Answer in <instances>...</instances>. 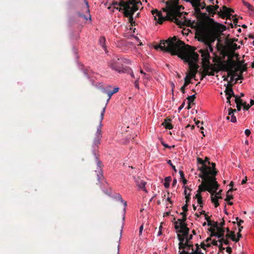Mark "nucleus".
Masks as SVG:
<instances>
[{"instance_id": "nucleus-37", "label": "nucleus", "mask_w": 254, "mask_h": 254, "mask_svg": "<svg viewBox=\"0 0 254 254\" xmlns=\"http://www.w3.org/2000/svg\"><path fill=\"white\" fill-rule=\"evenodd\" d=\"M190 1L193 7L200 5V0H190Z\"/></svg>"}, {"instance_id": "nucleus-27", "label": "nucleus", "mask_w": 254, "mask_h": 254, "mask_svg": "<svg viewBox=\"0 0 254 254\" xmlns=\"http://www.w3.org/2000/svg\"><path fill=\"white\" fill-rule=\"evenodd\" d=\"M217 190H213L211 192H210L211 193V199L212 203H214V202L218 200V199L222 198L221 196H217L216 195H214L215 193H216V191Z\"/></svg>"}, {"instance_id": "nucleus-50", "label": "nucleus", "mask_w": 254, "mask_h": 254, "mask_svg": "<svg viewBox=\"0 0 254 254\" xmlns=\"http://www.w3.org/2000/svg\"><path fill=\"white\" fill-rule=\"evenodd\" d=\"M235 101L236 104H237L238 103H240V104L243 103L242 100L239 97H238L237 96H236V95H235Z\"/></svg>"}, {"instance_id": "nucleus-40", "label": "nucleus", "mask_w": 254, "mask_h": 254, "mask_svg": "<svg viewBox=\"0 0 254 254\" xmlns=\"http://www.w3.org/2000/svg\"><path fill=\"white\" fill-rule=\"evenodd\" d=\"M218 242L222 244L223 243L225 245L229 244V241L227 239H224L223 237L220 238V239L218 240Z\"/></svg>"}, {"instance_id": "nucleus-20", "label": "nucleus", "mask_w": 254, "mask_h": 254, "mask_svg": "<svg viewBox=\"0 0 254 254\" xmlns=\"http://www.w3.org/2000/svg\"><path fill=\"white\" fill-rule=\"evenodd\" d=\"M121 2H123L126 3H131V4H128L129 7H132L133 6H136V7H139L140 5H142V3L140 0H128L127 1L121 0Z\"/></svg>"}, {"instance_id": "nucleus-45", "label": "nucleus", "mask_w": 254, "mask_h": 254, "mask_svg": "<svg viewBox=\"0 0 254 254\" xmlns=\"http://www.w3.org/2000/svg\"><path fill=\"white\" fill-rule=\"evenodd\" d=\"M188 189L190 190V192H189L188 193V195L187 196H186L185 197V198H186V204H188V203L190 202V191H191V189L188 188Z\"/></svg>"}, {"instance_id": "nucleus-44", "label": "nucleus", "mask_w": 254, "mask_h": 254, "mask_svg": "<svg viewBox=\"0 0 254 254\" xmlns=\"http://www.w3.org/2000/svg\"><path fill=\"white\" fill-rule=\"evenodd\" d=\"M116 198H119L121 202H122L124 205V206L126 207L127 205V202L124 201L122 197V196L120 194H117L116 196Z\"/></svg>"}, {"instance_id": "nucleus-59", "label": "nucleus", "mask_w": 254, "mask_h": 254, "mask_svg": "<svg viewBox=\"0 0 254 254\" xmlns=\"http://www.w3.org/2000/svg\"><path fill=\"white\" fill-rule=\"evenodd\" d=\"M143 229V225L142 224L139 227V235H141Z\"/></svg>"}, {"instance_id": "nucleus-47", "label": "nucleus", "mask_w": 254, "mask_h": 254, "mask_svg": "<svg viewBox=\"0 0 254 254\" xmlns=\"http://www.w3.org/2000/svg\"><path fill=\"white\" fill-rule=\"evenodd\" d=\"M167 163H168V164H169L172 167V168L174 170V171L175 172H177V170L176 169L175 166L172 163L171 160H169L168 161H167Z\"/></svg>"}, {"instance_id": "nucleus-48", "label": "nucleus", "mask_w": 254, "mask_h": 254, "mask_svg": "<svg viewBox=\"0 0 254 254\" xmlns=\"http://www.w3.org/2000/svg\"><path fill=\"white\" fill-rule=\"evenodd\" d=\"M242 105L243 106L244 109L246 110H248L251 107V106L247 104L246 102L243 103Z\"/></svg>"}, {"instance_id": "nucleus-30", "label": "nucleus", "mask_w": 254, "mask_h": 254, "mask_svg": "<svg viewBox=\"0 0 254 254\" xmlns=\"http://www.w3.org/2000/svg\"><path fill=\"white\" fill-rule=\"evenodd\" d=\"M213 5H208L206 6V9L208 12H209L210 15L212 17L214 16L215 14H216V12L215 11V9L213 8Z\"/></svg>"}, {"instance_id": "nucleus-64", "label": "nucleus", "mask_w": 254, "mask_h": 254, "mask_svg": "<svg viewBox=\"0 0 254 254\" xmlns=\"http://www.w3.org/2000/svg\"><path fill=\"white\" fill-rule=\"evenodd\" d=\"M195 198L197 199L202 198L200 193L197 192V194L195 195Z\"/></svg>"}, {"instance_id": "nucleus-58", "label": "nucleus", "mask_w": 254, "mask_h": 254, "mask_svg": "<svg viewBox=\"0 0 254 254\" xmlns=\"http://www.w3.org/2000/svg\"><path fill=\"white\" fill-rule=\"evenodd\" d=\"M99 174H97V179L98 181H100V180L103 178V175L102 174H100L99 170L98 171Z\"/></svg>"}, {"instance_id": "nucleus-21", "label": "nucleus", "mask_w": 254, "mask_h": 254, "mask_svg": "<svg viewBox=\"0 0 254 254\" xmlns=\"http://www.w3.org/2000/svg\"><path fill=\"white\" fill-rule=\"evenodd\" d=\"M213 227L214 228H216L217 230V233H218V238H220L224 236L225 230L224 228H220L218 227V223L217 222H215L213 225Z\"/></svg>"}, {"instance_id": "nucleus-60", "label": "nucleus", "mask_w": 254, "mask_h": 254, "mask_svg": "<svg viewBox=\"0 0 254 254\" xmlns=\"http://www.w3.org/2000/svg\"><path fill=\"white\" fill-rule=\"evenodd\" d=\"M134 86L136 88H139L138 78L135 81Z\"/></svg>"}, {"instance_id": "nucleus-3", "label": "nucleus", "mask_w": 254, "mask_h": 254, "mask_svg": "<svg viewBox=\"0 0 254 254\" xmlns=\"http://www.w3.org/2000/svg\"><path fill=\"white\" fill-rule=\"evenodd\" d=\"M220 31L218 26H212L210 29L202 28L199 32H196V36L199 41L207 46L206 50H208V52H212L213 48L211 44L218 39Z\"/></svg>"}, {"instance_id": "nucleus-7", "label": "nucleus", "mask_w": 254, "mask_h": 254, "mask_svg": "<svg viewBox=\"0 0 254 254\" xmlns=\"http://www.w3.org/2000/svg\"><path fill=\"white\" fill-rule=\"evenodd\" d=\"M237 62L234 61L233 59L229 58L226 61H224L220 63V69L227 71L228 72L227 77H232V76H236L237 74L235 73V66H236Z\"/></svg>"}, {"instance_id": "nucleus-13", "label": "nucleus", "mask_w": 254, "mask_h": 254, "mask_svg": "<svg viewBox=\"0 0 254 254\" xmlns=\"http://www.w3.org/2000/svg\"><path fill=\"white\" fill-rule=\"evenodd\" d=\"M232 12H234L233 9L228 8L226 6L223 5L222 9H221L220 11L218 12V15L222 18H226L227 19H231V16H232V17H235V16L231 14Z\"/></svg>"}, {"instance_id": "nucleus-63", "label": "nucleus", "mask_w": 254, "mask_h": 254, "mask_svg": "<svg viewBox=\"0 0 254 254\" xmlns=\"http://www.w3.org/2000/svg\"><path fill=\"white\" fill-rule=\"evenodd\" d=\"M226 252L229 253V254H231V253L232 252V249L231 247H228L226 248Z\"/></svg>"}, {"instance_id": "nucleus-32", "label": "nucleus", "mask_w": 254, "mask_h": 254, "mask_svg": "<svg viewBox=\"0 0 254 254\" xmlns=\"http://www.w3.org/2000/svg\"><path fill=\"white\" fill-rule=\"evenodd\" d=\"M183 248L182 249L183 250H185V249H187L186 251H188L190 249L191 250V251H192L193 249V245L191 244L190 243H189L188 242H185V243H184Z\"/></svg>"}, {"instance_id": "nucleus-35", "label": "nucleus", "mask_w": 254, "mask_h": 254, "mask_svg": "<svg viewBox=\"0 0 254 254\" xmlns=\"http://www.w3.org/2000/svg\"><path fill=\"white\" fill-rule=\"evenodd\" d=\"M193 7L194 10V14L197 18V16H198L201 12V9L200 8V6H194Z\"/></svg>"}, {"instance_id": "nucleus-11", "label": "nucleus", "mask_w": 254, "mask_h": 254, "mask_svg": "<svg viewBox=\"0 0 254 254\" xmlns=\"http://www.w3.org/2000/svg\"><path fill=\"white\" fill-rule=\"evenodd\" d=\"M209 23L210 25L208 26L202 25L196 31V32H199L202 28H206L207 29H210L211 27L214 26H218V28L220 29V33L225 30L226 29V27L222 24L216 22L214 20L210 17H208L207 20Z\"/></svg>"}, {"instance_id": "nucleus-19", "label": "nucleus", "mask_w": 254, "mask_h": 254, "mask_svg": "<svg viewBox=\"0 0 254 254\" xmlns=\"http://www.w3.org/2000/svg\"><path fill=\"white\" fill-rule=\"evenodd\" d=\"M232 86V84L230 82H228L226 86V90H225V93L228 96L231 95L233 97H235V95L234 94Z\"/></svg>"}, {"instance_id": "nucleus-15", "label": "nucleus", "mask_w": 254, "mask_h": 254, "mask_svg": "<svg viewBox=\"0 0 254 254\" xmlns=\"http://www.w3.org/2000/svg\"><path fill=\"white\" fill-rule=\"evenodd\" d=\"M199 53L201 55V57H202V63L205 64H209L210 62L209 59L210 58L209 53L208 52V50H200Z\"/></svg>"}, {"instance_id": "nucleus-42", "label": "nucleus", "mask_w": 254, "mask_h": 254, "mask_svg": "<svg viewBox=\"0 0 254 254\" xmlns=\"http://www.w3.org/2000/svg\"><path fill=\"white\" fill-rule=\"evenodd\" d=\"M208 173L209 175H211V177H214L215 178H216L215 176L216 175L217 172L215 170V169H213L212 170H211V169L209 170Z\"/></svg>"}, {"instance_id": "nucleus-54", "label": "nucleus", "mask_w": 254, "mask_h": 254, "mask_svg": "<svg viewBox=\"0 0 254 254\" xmlns=\"http://www.w3.org/2000/svg\"><path fill=\"white\" fill-rule=\"evenodd\" d=\"M120 6V7L115 6V7H114V8H115V9H116L118 10L119 11H123V12H124V10H125V8H124V7H123V6Z\"/></svg>"}, {"instance_id": "nucleus-62", "label": "nucleus", "mask_w": 254, "mask_h": 254, "mask_svg": "<svg viewBox=\"0 0 254 254\" xmlns=\"http://www.w3.org/2000/svg\"><path fill=\"white\" fill-rule=\"evenodd\" d=\"M242 104H243V103H242V104L238 103L237 104V110L238 111H240L241 110V106H242Z\"/></svg>"}, {"instance_id": "nucleus-1", "label": "nucleus", "mask_w": 254, "mask_h": 254, "mask_svg": "<svg viewBox=\"0 0 254 254\" xmlns=\"http://www.w3.org/2000/svg\"><path fill=\"white\" fill-rule=\"evenodd\" d=\"M179 1V0H170L166 2V6L162 8L163 11L167 12L166 18L157 9L152 10L151 13L154 20L157 21L159 24H162L165 19H167L180 26L187 25L189 21L183 16V13L180 12L181 9H184V7L182 5H178Z\"/></svg>"}, {"instance_id": "nucleus-26", "label": "nucleus", "mask_w": 254, "mask_h": 254, "mask_svg": "<svg viewBox=\"0 0 254 254\" xmlns=\"http://www.w3.org/2000/svg\"><path fill=\"white\" fill-rule=\"evenodd\" d=\"M202 66H203V68H204L205 71L206 72L207 75H211V76H213L214 75L215 71H214V69H212V70L210 71H209V69H210L209 64H203L202 65Z\"/></svg>"}, {"instance_id": "nucleus-22", "label": "nucleus", "mask_w": 254, "mask_h": 254, "mask_svg": "<svg viewBox=\"0 0 254 254\" xmlns=\"http://www.w3.org/2000/svg\"><path fill=\"white\" fill-rule=\"evenodd\" d=\"M208 17L209 16L206 13L201 12L200 14L197 16V19L200 23L203 24L207 20Z\"/></svg>"}, {"instance_id": "nucleus-12", "label": "nucleus", "mask_w": 254, "mask_h": 254, "mask_svg": "<svg viewBox=\"0 0 254 254\" xmlns=\"http://www.w3.org/2000/svg\"><path fill=\"white\" fill-rule=\"evenodd\" d=\"M174 223L175 228L177 230V232H185V234L189 233L190 229L182 219H179Z\"/></svg>"}, {"instance_id": "nucleus-23", "label": "nucleus", "mask_w": 254, "mask_h": 254, "mask_svg": "<svg viewBox=\"0 0 254 254\" xmlns=\"http://www.w3.org/2000/svg\"><path fill=\"white\" fill-rule=\"evenodd\" d=\"M136 185L140 189H141L143 191H145L146 192H147V190H146L145 189V185H146V182L141 180V179H140L139 178H137L136 181Z\"/></svg>"}, {"instance_id": "nucleus-18", "label": "nucleus", "mask_w": 254, "mask_h": 254, "mask_svg": "<svg viewBox=\"0 0 254 254\" xmlns=\"http://www.w3.org/2000/svg\"><path fill=\"white\" fill-rule=\"evenodd\" d=\"M195 246L196 250H194L193 249L192 251H191L190 253L188 251H186V250H183L181 252H179V254H204L200 250L199 246L198 244H196Z\"/></svg>"}, {"instance_id": "nucleus-5", "label": "nucleus", "mask_w": 254, "mask_h": 254, "mask_svg": "<svg viewBox=\"0 0 254 254\" xmlns=\"http://www.w3.org/2000/svg\"><path fill=\"white\" fill-rule=\"evenodd\" d=\"M124 60L117 57L111 60L108 62V66L113 70L120 73L130 74L132 77H134V74L132 69L128 66H124L123 64Z\"/></svg>"}, {"instance_id": "nucleus-14", "label": "nucleus", "mask_w": 254, "mask_h": 254, "mask_svg": "<svg viewBox=\"0 0 254 254\" xmlns=\"http://www.w3.org/2000/svg\"><path fill=\"white\" fill-rule=\"evenodd\" d=\"M201 165V167H199L198 168V170L201 172V173L199 174L198 176L202 179H208V178L210 177V176H209L208 173V171L209 170H210V168L207 166L205 163Z\"/></svg>"}, {"instance_id": "nucleus-34", "label": "nucleus", "mask_w": 254, "mask_h": 254, "mask_svg": "<svg viewBox=\"0 0 254 254\" xmlns=\"http://www.w3.org/2000/svg\"><path fill=\"white\" fill-rule=\"evenodd\" d=\"M165 183L164 186L165 188H168L170 186V183L172 180L171 177H167L165 178Z\"/></svg>"}, {"instance_id": "nucleus-57", "label": "nucleus", "mask_w": 254, "mask_h": 254, "mask_svg": "<svg viewBox=\"0 0 254 254\" xmlns=\"http://www.w3.org/2000/svg\"><path fill=\"white\" fill-rule=\"evenodd\" d=\"M245 134L247 136H249L251 134V131L249 129H247L245 131Z\"/></svg>"}, {"instance_id": "nucleus-25", "label": "nucleus", "mask_w": 254, "mask_h": 254, "mask_svg": "<svg viewBox=\"0 0 254 254\" xmlns=\"http://www.w3.org/2000/svg\"><path fill=\"white\" fill-rule=\"evenodd\" d=\"M171 121V119L167 118L164 120V122L162 124V125L166 129H171L173 128V126L170 123Z\"/></svg>"}, {"instance_id": "nucleus-29", "label": "nucleus", "mask_w": 254, "mask_h": 254, "mask_svg": "<svg viewBox=\"0 0 254 254\" xmlns=\"http://www.w3.org/2000/svg\"><path fill=\"white\" fill-rule=\"evenodd\" d=\"M235 41V39H232L230 41L228 42V45L231 47V48L233 50H237L240 48V46H238V45L236 43H233V42Z\"/></svg>"}, {"instance_id": "nucleus-52", "label": "nucleus", "mask_w": 254, "mask_h": 254, "mask_svg": "<svg viewBox=\"0 0 254 254\" xmlns=\"http://www.w3.org/2000/svg\"><path fill=\"white\" fill-rule=\"evenodd\" d=\"M192 235H189L188 234V236H187L186 237V242H188L189 243H190V240L192 239Z\"/></svg>"}, {"instance_id": "nucleus-24", "label": "nucleus", "mask_w": 254, "mask_h": 254, "mask_svg": "<svg viewBox=\"0 0 254 254\" xmlns=\"http://www.w3.org/2000/svg\"><path fill=\"white\" fill-rule=\"evenodd\" d=\"M242 62H239L238 63H237L236 66H235L236 71H241L242 73L247 70V67L246 64L242 65Z\"/></svg>"}, {"instance_id": "nucleus-43", "label": "nucleus", "mask_w": 254, "mask_h": 254, "mask_svg": "<svg viewBox=\"0 0 254 254\" xmlns=\"http://www.w3.org/2000/svg\"><path fill=\"white\" fill-rule=\"evenodd\" d=\"M209 231L211 232V236H216L218 237V233L215 231V229L214 228H210L209 229Z\"/></svg>"}, {"instance_id": "nucleus-9", "label": "nucleus", "mask_w": 254, "mask_h": 254, "mask_svg": "<svg viewBox=\"0 0 254 254\" xmlns=\"http://www.w3.org/2000/svg\"><path fill=\"white\" fill-rule=\"evenodd\" d=\"M199 65H194L192 66L191 64H190V72L186 73V76L184 78L185 83L183 86L181 87V91L184 94L185 93V88L191 83V79H195V75L198 72Z\"/></svg>"}, {"instance_id": "nucleus-61", "label": "nucleus", "mask_w": 254, "mask_h": 254, "mask_svg": "<svg viewBox=\"0 0 254 254\" xmlns=\"http://www.w3.org/2000/svg\"><path fill=\"white\" fill-rule=\"evenodd\" d=\"M179 174L182 179L185 178L184 174L183 171L180 170Z\"/></svg>"}, {"instance_id": "nucleus-41", "label": "nucleus", "mask_w": 254, "mask_h": 254, "mask_svg": "<svg viewBox=\"0 0 254 254\" xmlns=\"http://www.w3.org/2000/svg\"><path fill=\"white\" fill-rule=\"evenodd\" d=\"M105 41H106V40H105V37H101L100 38L99 42H100V45L104 48H105Z\"/></svg>"}, {"instance_id": "nucleus-55", "label": "nucleus", "mask_w": 254, "mask_h": 254, "mask_svg": "<svg viewBox=\"0 0 254 254\" xmlns=\"http://www.w3.org/2000/svg\"><path fill=\"white\" fill-rule=\"evenodd\" d=\"M188 205L187 204H186L185 205H184L182 207V209L183 210V211L186 212H187L188 210Z\"/></svg>"}, {"instance_id": "nucleus-51", "label": "nucleus", "mask_w": 254, "mask_h": 254, "mask_svg": "<svg viewBox=\"0 0 254 254\" xmlns=\"http://www.w3.org/2000/svg\"><path fill=\"white\" fill-rule=\"evenodd\" d=\"M197 163L201 165H203L205 163V161H203L201 158L199 157L197 158Z\"/></svg>"}, {"instance_id": "nucleus-46", "label": "nucleus", "mask_w": 254, "mask_h": 254, "mask_svg": "<svg viewBox=\"0 0 254 254\" xmlns=\"http://www.w3.org/2000/svg\"><path fill=\"white\" fill-rule=\"evenodd\" d=\"M93 154L94 155L95 158L97 161V165L99 167V170H100V165L101 164V162L98 160V158L94 151L93 152Z\"/></svg>"}, {"instance_id": "nucleus-39", "label": "nucleus", "mask_w": 254, "mask_h": 254, "mask_svg": "<svg viewBox=\"0 0 254 254\" xmlns=\"http://www.w3.org/2000/svg\"><path fill=\"white\" fill-rule=\"evenodd\" d=\"M84 1L85 3V5H86V11L88 13H90V10H89V4H88V2L87 1V0H84ZM89 19L91 20V15L90 14V13H89Z\"/></svg>"}, {"instance_id": "nucleus-6", "label": "nucleus", "mask_w": 254, "mask_h": 254, "mask_svg": "<svg viewBox=\"0 0 254 254\" xmlns=\"http://www.w3.org/2000/svg\"><path fill=\"white\" fill-rule=\"evenodd\" d=\"M202 180L201 184L198 186V189L197 190V192L201 193V192L205 190L210 192L213 190H218L219 185L216 181V179L214 177H209L208 179H204Z\"/></svg>"}, {"instance_id": "nucleus-17", "label": "nucleus", "mask_w": 254, "mask_h": 254, "mask_svg": "<svg viewBox=\"0 0 254 254\" xmlns=\"http://www.w3.org/2000/svg\"><path fill=\"white\" fill-rule=\"evenodd\" d=\"M177 237L180 242L179 243V249L180 250L183 248L184 241L187 236H188L189 233L185 234V232H178Z\"/></svg>"}, {"instance_id": "nucleus-28", "label": "nucleus", "mask_w": 254, "mask_h": 254, "mask_svg": "<svg viewBox=\"0 0 254 254\" xmlns=\"http://www.w3.org/2000/svg\"><path fill=\"white\" fill-rule=\"evenodd\" d=\"M236 111V109H232V108H229V116H231V121L232 123H235L237 121L236 117L234 116V112Z\"/></svg>"}, {"instance_id": "nucleus-2", "label": "nucleus", "mask_w": 254, "mask_h": 254, "mask_svg": "<svg viewBox=\"0 0 254 254\" xmlns=\"http://www.w3.org/2000/svg\"><path fill=\"white\" fill-rule=\"evenodd\" d=\"M195 48L193 47L186 45L183 41L178 40V47L176 50V54L179 58L188 63L190 67V64L192 66L198 65L195 63L198 60L199 55L194 52Z\"/></svg>"}, {"instance_id": "nucleus-53", "label": "nucleus", "mask_w": 254, "mask_h": 254, "mask_svg": "<svg viewBox=\"0 0 254 254\" xmlns=\"http://www.w3.org/2000/svg\"><path fill=\"white\" fill-rule=\"evenodd\" d=\"M206 6L204 2H200V8L201 9H206Z\"/></svg>"}, {"instance_id": "nucleus-8", "label": "nucleus", "mask_w": 254, "mask_h": 254, "mask_svg": "<svg viewBox=\"0 0 254 254\" xmlns=\"http://www.w3.org/2000/svg\"><path fill=\"white\" fill-rule=\"evenodd\" d=\"M129 4L131 3H126L123 2H121L119 4L120 6H123L125 8V10L123 12L124 16L128 18L129 22L130 23L131 26H135V22L133 20V15L135 11L138 10L139 7L136 6H133L132 7H129Z\"/></svg>"}, {"instance_id": "nucleus-49", "label": "nucleus", "mask_w": 254, "mask_h": 254, "mask_svg": "<svg viewBox=\"0 0 254 254\" xmlns=\"http://www.w3.org/2000/svg\"><path fill=\"white\" fill-rule=\"evenodd\" d=\"M200 80H202L207 75L206 72L205 71L204 69L201 72H200Z\"/></svg>"}, {"instance_id": "nucleus-38", "label": "nucleus", "mask_w": 254, "mask_h": 254, "mask_svg": "<svg viewBox=\"0 0 254 254\" xmlns=\"http://www.w3.org/2000/svg\"><path fill=\"white\" fill-rule=\"evenodd\" d=\"M195 98V95L193 94L191 96H188L187 99L188 100V102H189V103H191L193 102Z\"/></svg>"}, {"instance_id": "nucleus-33", "label": "nucleus", "mask_w": 254, "mask_h": 254, "mask_svg": "<svg viewBox=\"0 0 254 254\" xmlns=\"http://www.w3.org/2000/svg\"><path fill=\"white\" fill-rule=\"evenodd\" d=\"M236 189H230L227 192V195H226V198H225V200L227 202H228L229 201H230L231 199H232L233 198V196L231 194H229V192H231V191H232L233 190H236Z\"/></svg>"}, {"instance_id": "nucleus-56", "label": "nucleus", "mask_w": 254, "mask_h": 254, "mask_svg": "<svg viewBox=\"0 0 254 254\" xmlns=\"http://www.w3.org/2000/svg\"><path fill=\"white\" fill-rule=\"evenodd\" d=\"M197 202L200 205V207H203V206H202L203 202H202V198L197 199Z\"/></svg>"}, {"instance_id": "nucleus-16", "label": "nucleus", "mask_w": 254, "mask_h": 254, "mask_svg": "<svg viewBox=\"0 0 254 254\" xmlns=\"http://www.w3.org/2000/svg\"><path fill=\"white\" fill-rule=\"evenodd\" d=\"M112 87L111 86H108L106 87H105V88H104L102 90V91L104 93H105L108 95V101H109L111 99L112 96L114 94L117 93L119 91L118 87L114 88L113 90H112Z\"/></svg>"}, {"instance_id": "nucleus-31", "label": "nucleus", "mask_w": 254, "mask_h": 254, "mask_svg": "<svg viewBox=\"0 0 254 254\" xmlns=\"http://www.w3.org/2000/svg\"><path fill=\"white\" fill-rule=\"evenodd\" d=\"M226 237H227V238H231V240L233 241H235L236 242H238L239 241V239H236V237H235V232H233V231H231L229 233H228Z\"/></svg>"}, {"instance_id": "nucleus-10", "label": "nucleus", "mask_w": 254, "mask_h": 254, "mask_svg": "<svg viewBox=\"0 0 254 254\" xmlns=\"http://www.w3.org/2000/svg\"><path fill=\"white\" fill-rule=\"evenodd\" d=\"M105 112V107H104L101 113L100 121H99V126L97 128V131L95 134V137L93 140V145L96 147H98V145L100 144V141L102 137V130L101 127L102 126V122L104 118V113Z\"/></svg>"}, {"instance_id": "nucleus-36", "label": "nucleus", "mask_w": 254, "mask_h": 254, "mask_svg": "<svg viewBox=\"0 0 254 254\" xmlns=\"http://www.w3.org/2000/svg\"><path fill=\"white\" fill-rule=\"evenodd\" d=\"M243 3L246 6H247V7L248 8L249 10L252 11L253 12L254 7L252 5H251L248 2L246 1L245 0L243 1Z\"/></svg>"}, {"instance_id": "nucleus-4", "label": "nucleus", "mask_w": 254, "mask_h": 254, "mask_svg": "<svg viewBox=\"0 0 254 254\" xmlns=\"http://www.w3.org/2000/svg\"><path fill=\"white\" fill-rule=\"evenodd\" d=\"M178 47V40L176 36L169 38L167 40H161L160 44L155 46L156 50L160 49L162 51L169 52L172 55L176 54V50Z\"/></svg>"}]
</instances>
